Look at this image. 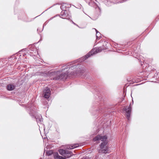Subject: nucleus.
<instances>
[{"mask_svg":"<svg viewBox=\"0 0 159 159\" xmlns=\"http://www.w3.org/2000/svg\"><path fill=\"white\" fill-rule=\"evenodd\" d=\"M58 152L60 154L63 156H59L58 158L59 159H66L71 157L73 155L72 153L69 150L60 149L58 150Z\"/></svg>","mask_w":159,"mask_h":159,"instance_id":"obj_3","label":"nucleus"},{"mask_svg":"<svg viewBox=\"0 0 159 159\" xmlns=\"http://www.w3.org/2000/svg\"><path fill=\"white\" fill-rule=\"evenodd\" d=\"M75 66V65H71L70 63H68L67 64V65H65L62 67V70H61V72H62L63 70H64L66 69L72 68Z\"/></svg>","mask_w":159,"mask_h":159,"instance_id":"obj_9","label":"nucleus"},{"mask_svg":"<svg viewBox=\"0 0 159 159\" xmlns=\"http://www.w3.org/2000/svg\"><path fill=\"white\" fill-rule=\"evenodd\" d=\"M98 156H99V154H97V155L96 156V157H98Z\"/></svg>","mask_w":159,"mask_h":159,"instance_id":"obj_15","label":"nucleus"},{"mask_svg":"<svg viewBox=\"0 0 159 159\" xmlns=\"http://www.w3.org/2000/svg\"><path fill=\"white\" fill-rule=\"evenodd\" d=\"M46 153L48 156H50L52 154V152L51 151H48Z\"/></svg>","mask_w":159,"mask_h":159,"instance_id":"obj_14","label":"nucleus"},{"mask_svg":"<svg viewBox=\"0 0 159 159\" xmlns=\"http://www.w3.org/2000/svg\"><path fill=\"white\" fill-rule=\"evenodd\" d=\"M107 139V136H101L100 135H97L93 139V140L94 141L101 140L102 142L98 148L99 153L106 154L108 152V148Z\"/></svg>","mask_w":159,"mask_h":159,"instance_id":"obj_1","label":"nucleus"},{"mask_svg":"<svg viewBox=\"0 0 159 159\" xmlns=\"http://www.w3.org/2000/svg\"><path fill=\"white\" fill-rule=\"evenodd\" d=\"M59 70H57L52 72V75H53L54 77L53 78L51 77V79H52L53 80H65L67 78L68 75V72L66 71V72L65 73H62L59 75Z\"/></svg>","mask_w":159,"mask_h":159,"instance_id":"obj_2","label":"nucleus"},{"mask_svg":"<svg viewBox=\"0 0 159 159\" xmlns=\"http://www.w3.org/2000/svg\"><path fill=\"white\" fill-rule=\"evenodd\" d=\"M16 85L13 84H9L7 85V89L9 91L13 90L16 87Z\"/></svg>","mask_w":159,"mask_h":159,"instance_id":"obj_11","label":"nucleus"},{"mask_svg":"<svg viewBox=\"0 0 159 159\" xmlns=\"http://www.w3.org/2000/svg\"><path fill=\"white\" fill-rule=\"evenodd\" d=\"M66 11H63L60 14V17L63 19H68L70 18L68 15L66 13Z\"/></svg>","mask_w":159,"mask_h":159,"instance_id":"obj_8","label":"nucleus"},{"mask_svg":"<svg viewBox=\"0 0 159 159\" xmlns=\"http://www.w3.org/2000/svg\"><path fill=\"white\" fill-rule=\"evenodd\" d=\"M79 146L78 143L68 145L67 146L66 148L68 149H71L75 148Z\"/></svg>","mask_w":159,"mask_h":159,"instance_id":"obj_10","label":"nucleus"},{"mask_svg":"<svg viewBox=\"0 0 159 159\" xmlns=\"http://www.w3.org/2000/svg\"><path fill=\"white\" fill-rule=\"evenodd\" d=\"M59 156L57 152L54 153V157L55 159H58Z\"/></svg>","mask_w":159,"mask_h":159,"instance_id":"obj_13","label":"nucleus"},{"mask_svg":"<svg viewBox=\"0 0 159 159\" xmlns=\"http://www.w3.org/2000/svg\"><path fill=\"white\" fill-rule=\"evenodd\" d=\"M131 107L130 105L128 107H125L123 109V111L126 113V116L128 120H129L131 111Z\"/></svg>","mask_w":159,"mask_h":159,"instance_id":"obj_6","label":"nucleus"},{"mask_svg":"<svg viewBox=\"0 0 159 159\" xmlns=\"http://www.w3.org/2000/svg\"><path fill=\"white\" fill-rule=\"evenodd\" d=\"M30 115L32 117H34L36 119L37 123H41L43 121V119L41 115L40 114L37 115V113L34 111H33L30 113Z\"/></svg>","mask_w":159,"mask_h":159,"instance_id":"obj_5","label":"nucleus"},{"mask_svg":"<svg viewBox=\"0 0 159 159\" xmlns=\"http://www.w3.org/2000/svg\"><path fill=\"white\" fill-rule=\"evenodd\" d=\"M96 32V37L97 39H99L100 37V33L98 32L96 29H95Z\"/></svg>","mask_w":159,"mask_h":159,"instance_id":"obj_12","label":"nucleus"},{"mask_svg":"<svg viewBox=\"0 0 159 159\" xmlns=\"http://www.w3.org/2000/svg\"><path fill=\"white\" fill-rule=\"evenodd\" d=\"M102 50V48L100 47L98 48H95L92 50L87 54L83 57L84 60H86L93 54L101 52Z\"/></svg>","mask_w":159,"mask_h":159,"instance_id":"obj_4","label":"nucleus"},{"mask_svg":"<svg viewBox=\"0 0 159 159\" xmlns=\"http://www.w3.org/2000/svg\"><path fill=\"white\" fill-rule=\"evenodd\" d=\"M51 94V91L48 87H46L43 90V96L46 98H49Z\"/></svg>","mask_w":159,"mask_h":159,"instance_id":"obj_7","label":"nucleus"}]
</instances>
